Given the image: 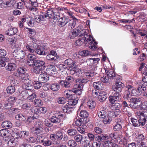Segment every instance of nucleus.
I'll list each match as a JSON object with an SVG mask.
<instances>
[{"label":"nucleus","mask_w":147,"mask_h":147,"mask_svg":"<svg viewBox=\"0 0 147 147\" xmlns=\"http://www.w3.org/2000/svg\"><path fill=\"white\" fill-rule=\"evenodd\" d=\"M97 114L98 116L101 118H104L105 116H106L108 115L107 112L103 109L98 110Z\"/></svg>","instance_id":"nucleus-31"},{"label":"nucleus","mask_w":147,"mask_h":147,"mask_svg":"<svg viewBox=\"0 0 147 147\" xmlns=\"http://www.w3.org/2000/svg\"><path fill=\"white\" fill-rule=\"evenodd\" d=\"M59 84L53 83L50 85V89L53 91H56L60 88Z\"/></svg>","instance_id":"nucleus-33"},{"label":"nucleus","mask_w":147,"mask_h":147,"mask_svg":"<svg viewBox=\"0 0 147 147\" xmlns=\"http://www.w3.org/2000/svg\"><path fill=\"white\" fill-rule=\"evenodd\" d=\"M107 94L106 92L102 91L99 92L98 98L100 102H102L105 101L107 99Z\"/></svg>","instance_id":"nucleus-19"},{"label":"nucleus","mask_w":147,"mask_h":147,"mask_svg":"<svg viewBox=\"0 0 147 147\" xmlns=\"http://www.w3.org/2000/svg\"><path fill=\"white\" fill-rule=\"evenodd\" d=\"M56 135L57 137V140L66 141L68 140L67 136L61 131L57 132H56Z\"/></svg>","instance_id":"nucleus-17"},{"label":"nucleus","mask_w":147,"mask_h":147,"mask_svg":"<svg viewBox=\"0 0 147 147\" xmlns=\"http://www.w3.org/2000/svg\"><path fill=\"white\" fill-rule=\"evenodd\" d=\"M16 68V65L13 63H9L7 66L6 67L7 70L10 71L14 70Z\"/></svg>","instance_id":"nucleus-38"},{"label":"nucleus","mask_w":147,"mask_h":147,"mask_svg":"<svg viewBox=\"0 0 147 147\" xmlns=\"http://www.w3.org/2000/svg\"><path fill=\"white\" fill-rule=\"evenodd\" d=\"M9 130L6 129H2L0 130V136L3 137H7L9 133Z\"/></svg>","instance_id":"nucleus-44"},{"label":"nucleus","mask_w":147,"mask_h":147,"mask_svg":"<svg viewBox=\"0 0 147 147\" xmlns=\"http://www.w3.org/2000/svg\"><path fill=\"white\" fill-rule=\"evenodd\" d=\"M34 103L36 107L41 106L43 104L42 101L38 99H35L34 100Z\"/></svg>","instance_id":"nucleus-51"},{"label":"nucleus","mask_w":147,"mask_h":147,"mask_svg":"<svg viewBox=\"0 0 147 147\" xmlns=\"http://www.w3.org/2000/svg\"><path fill=\"white\" fill-rule=\"evenodd\" d=\"M64 63L65 64L67 65V66L70 67H73L75 63V62L71 59H68L66 60Z\"/></svg>","instance_id":"nucleus-34"},{"label":"nucleus","mask_w":147,"mask_h":147,"mask_svg":"<svg viewBox=\"0 0 147 147\" xmlns=\"http://www.w3.org/2000/svg\"><path fill=\"white\" fill-rule=\"evenodd\" d=\"M32 103L30 102H27L24 103L22 105V109L24 110H27L31 109L33 107Z\"/></svg>","instance_id":"nucleus-21"},{"label":"nucleus","mask_w":147,"mask_h":147,"mask_svg":"<svg viewBox=\"0 0 147 147\" xmlns=\"http://www.w3.org/2000/svg\"><path fill=\"white\" fill-rule=\"evenodd\" d=\"M74 139L77 142L81 143L82 141L83 136L81 135L77 134L74 136Z\"/></svg>","instance_id":"nucleus-49"},{"label":"nucleus","mask_w":147,"mask_h":147,"mask_svg":"<svg viewBox=\"0 0 147 147\" xmlns=\"http://www.w3.org/2000/svg\"><path fill=\"white\" fill-rule=\"evenodd\" d=\"M119 92H115L114 93L113 95H110L109 99L110 102L112 104V105L115 108H120L121 105L117 102H121L122 101V98Z\"/></svg>","instance_id":"nucleus-6"},{"label":"nucleus","mask_w":147,"mask_h":147,"mask_svg":"<svg viewBox=\"0 0 147 147\" xmlns=\"http://www.w3.org/2000/svg\"><path fill=\"white\" fill-rule=\"evenodd\" d=\"M129 101L131 103L130 105H133V103L134 104V105H132L133 106L134 105L137 104L138 102H140V99L139 98H132L129 99Z\"/></svg>","instance_id":"nucleus-32"},{"label":"nucleus","mask_w":147,"mask_h":147,"mask_svg":"<svg viewBox=\"0 0 147 147\" xmlns=\"http://www.w3.org/2000/svg\"><path fill=\"white\" fill-rule=\"evenodd\" d=\"M93 86L96 90H102L103 86V84L101 81L95 82L93 83Z\"/></svg>","instance_id":"nucleus-22"},{"label":"nucleus","mask_w":147,"mask_h":147,"mask_svg":"<svg viewBox=\"0 0 147 147\" xmlns=\"http://www.w3.org/2000/svg\"><path fill=\"white\" fill-rule=\"evenodd\" d=\"M55 9V8L49 9L46 11V13L40 12L39 14L36 15L34 17V21L37 22L39 23L41 21H43L44 20H45V19L46 18L49 19L51 23L53 22L52 17H53V14L49 15V12L53 11Z\"/></svg>","instance_id":"nucleus-5"},{"label":"nucleus","mask_w":147,"mask_h":147,"mask_svg":"<svg viewBox=\"0 0 147 147\" xmlns=\"http://www.w3.org/2000/svg\"><path fill=\"white\" fill-rule=\"evenodd\" d=\"M76 28L73 29V31L70 32L69 34V37L70 39H73L75 38L77 36L82 37L84 36L83 34L86 31L85 30H81V29Z\"/></svg>","instance_id":"nucleus-9"},{"label":"nucleus","mask_w":147,"mask_h":147,"mask_svg":"<svg viewBox=\"0 0 147 147\" xmlns=\"http://www.w3.org/2000/svg\"><path fill=\"white\" fill-rule=\"evenodd\" d=\"M38 46V45L36 43L32 41L29 44H26V47L27 50L30 53H34L35 49Z\"/></svg>","instance_id":"nucleus-15"},{"label":"nucleus","mask_w":147,"mask_h":147,"mask_svg":"<svg viewBox=\"0 0 147 147\" xmlns=\"http://www.w3.org/2000/svg\"><path fill=\"white\" fill-rule=\"evenodd\" d=\"M114 78L113 79H114L115 81L116 82V84L112 86V90L115 92H120L124 86V84L121 82V76L119 75L116 74Z\"/></svg>","instance_id":"nucleus-7"},{"label":"nucleus","mask_w":147,"mask_h":147,"mask_svg":"<svg viewBox=\"0 0 147 147\" xmlns=\"http://www.w3.org/2000/svg\"><path fill=\"white\" fill-rule=\"evenodd\" d=\"M26 117L27 116L26 115H23L22 114H17L15 116L16 119L22 121H25L26 120Z\"/></svg>","instance_id":"nucleus-35"},{"label":"nucleus","mask_w":147,"mask_h":147,"mask_svg":"<svg viewBox=\"0 0 147 147\" xmlns=\"http://www.w3.org/2000/svg\"><path fill=\"white\" fill-rule=\"evenodd\" d=\"M23 80H24V84L26 85H30L31 84V81L28 78H26L25 76L24 78L22 79Z\"/></svg>","instance_id":"nucleus-64"},{"label":"nucleus","mask_w":147,"mask_h":147,"mask_svg":"<svg viewBox=\"0 0 147 147\" xmlns=\"http://www.w3.org/2000/svg\"><path fill=\"white\" fill-rule=\"evenodd\" d=\"M25 52L20 48L15 49L13 52V56L18 59H23L25 56Z\"/></svg>","instance_id":"nucleus-10"},{"label":"nucleus","mask_w":147,"mask_h":147,"mask_svg":"<svg viewBox=\"0 0 147 147\" xmlns=\"http://www.w3.org/2000/svg\"><path fill=\"white\" fill-rule=\"evenodd\" d=\"M38 117V116H36L35 117L34 116V115L32 117L30 116L28 117L27 119V122L29 123H32V122L34 121L33 120L34 119H37Z\"/></svg>","instance_id":"nucleus-61"},{"label":"nucleus","mask_w":147,"mask_h":147,"mask_svg":"<svg viewBox=\"0 0 147 147\" xmlns=\"http://www.w3.org/2000/svg\"><path fill=\"white\" fill-rule=\"evenodd\" d=\"M82 89L79 88H77L73 89L72 90V92H73L76 96L77 95H80L82 93Z\"/></svg>","instance_id":"nucleus-58"},{"label":"nucleus","mask_w":147,"mask_h":147,"mask_svg":"<svg viewBox=\"0 0 147 147\" xmlns=\"http://www.w3.org/2000/svg\"><path fill=\"white\" fill-rule=\"evenodd\" d=\"M57 101L59 104H63L66 102L65 98L63 97H59L57 99Z\"/></svg>","instance_id":"nucleus-56"},{"label":"nucleus","mask_w":147,"mask_h":147,"mask_svg":"<svg viewBox=\"0 0 147 147\" xmlns=\"http://www.w3.org/2000/svg\"><path fill=\"white\" fill-rule=\"evenodd\" d=\"M136 90L138 93V96L141 95L143 91H145L144 89L142 88V87L140 86L139 85L138 86L137 89H136Z\"/></svg>","instance_id":"nucleus-62"},{"label":"nucleus","mask_w":147,"mask_h":147,"mask_svg":"<svg viewBox=\"0 0 147 147\" xmlns=\"http://www.w3.org/2000/svg\"><path fill=\"white\" fill-rule=\"evenodd\" d=\"M67 144L68 146L70 147H75L77 145L75 141L73 139L68 140L67 142Z\"/></svg>","instance_id":"nucleus-50"},{"label":"nucleus","mask_w":147,"mask_h":147,"mask_svg":"<svg viewBox=\"0 0 147 147\" xmlns=\"http://www.w3.org/2000/svg\"><path fill=\"white\" fill-rule=\"evenodd\" d=\"M65 80L66 81H67L68 83L70 84V86L74 82H75V81L73 77L69 76H68L67 78H66Z\"/></svg>","instance_id":"nucleus-57"},{"label":"nucleus","mask_w":147,"mask_h":147,"mask_svg":"<svg viewBox=\"0 0 147 147\" xmlns=\"http://www.w3.org/2000/svg\"><path fill=\"white\" fill-rule=\"evenodd\" d=\"M34 66L42 68V67H45V62L43 60L39 59H36L35 60Z\"/></svg>","instance_id":"nucleus-24"},{"label":"nucleus","mask_w":147,"mask_h":147,"mask_svg":"<svg viewBox=\"0 0 147 147\" xmlns=\"http://www.w3.org/2000/svg\"><path fill=\"white\" fill-rule=\"evenodd\" d=\"M88 82L87 80L84 78H78L75 81L76 87L82 89L84 84Z\"/></svg>","instance_id":"nucleus-13"},{"label":"nucleus","mask_w":147,"mask_h":147,"mask_svg":"<svg viewBox=\"0 0 147 147\" xmlns=\"http://www.w3.org/2000/svg\"><path fill=\"white\" fill-rule=\"evenodd\" d=\"M102 118L103 119L102 121L105 124H110L112 120L111 117L108 115Z\"/></svg>","instance_id":"nucleus-39"},{"label":"nucleus","mask_w":147,"mask_h":147,"mask_svg":"<svg viewBox=\"0 0 147 147\" xmlns=\"http://www.w3.org/2000/svg\"><path fill=\"white\" fill-rule=\"evenodd\" d=\"M84 36L77 40L75 42V45L78 46L84 44H87L90 42L88 45L89 48L93 51H95L97 49V43L93 39L92 36L88 32H86L83 34Z\"/></svg>","instance_id":"nucleus-1"},{"label":"nucleus","mask_w":147,"mask_h":147,"mask_svg":"<svg viewBox=\"0 0 147 147\" xmlns=\"http://www.w3.org/2000/svg\"><path fill=\"white\" fill-rule=\"evenodd\" d=\"M65 114L56 111L50 118L51 121L54 123H59L61 122V120L65 117Z\"/></svg>","instance_id":"nucleus-8"},{"label":"nucleus","mask_w":147,"mask_h":147,"mask_svg":"<svg viewBox=\"0 0 147 147\" xmlns=\"http://www.w3.org/2000/svg\"><path fill=\"white\" fill-rule=\"evenodd\" d=\"M136 145V147H147L146 142H144V141H138Z\"/></svg>","instance_id":"nucleus-60"},{"label":"nucleus","mask_w":147,"mask_h":147,"mask_svg":"<svg viewBox=\"0 0 147 147\" xmlns=\"http://www.w3.org/2000/svg\"><path fill=\"white\" fill-rule=\"evenodd\" d=\"M30 94H29L28 99L32 102L34 100V99H35L36 97V95L34 92H32L30 90Z\"/></svg>","instance_id":"nucleus-42"},{"label":"nucleus","mask_w":147,"mask_h":147,"mask_svg":"<svg viewBox=\"0 0 147 147\" xmlns=\"http://www.w3.org/2000/svg\"><path fill=\"white\" fill-rule=\"evenodd\" d=\"M66 8L63 7L60 8L58 7L57 8H55V10L52 11H49V15H50L52 14H53V16L52 17L53 20L54 22V20H58V23L60 27H63L67 24L68 22V19L64 17H61V18L60 15L59 10H63V9Z\"/></svg>","instance_id":"nucleus-2"},{"label":"nucleus","mask_w":147,"mask_h":147,"mask_svg":"<svg viewBox=\"0 0 147 147\" xmlns=\"http://www.w3.org/2000/svg\"><path fill=\"white\" fill-rule=\"evenodd\" d=\"M85 127H86L85 125H82L79 127H78L77 129L80 133L83 134H85L86 133L85 132Z\"/></svg>","instance_id":"nucleus-53"},{"label":"nucleus","mask_w":147,"mask_h":147,"mask_svg":"<svg viewBox=\"0 0 147 147\" xmlns=\"http://www.w3.org/2000/svg\"><path fill=\"white\" fill-rule=\"evenodd\" d=\"M131 120L132 123V125L134 127L144 125L147 123V111L141 112L138 120L131 118Z\"/></svg>","instance_id":"nucleus-3"},{"label":"nucleus","mask_w":147,"mask_h":147,"mask_svg":"<svg viewBox=\"0 0 147 147\" xmlns=\"http://www.w3.org/2000/svg\"><path fill=\"white\" fill-rule=\"evenodd\" d=\"M89 113L85 110H83L81 111L80 113V121L81 122H84L86 123L89 121L88 118Z\"/></svg>","instance_id":"nucleus-11"},{"label":"nucleus","mask_w":147,"mask_h":147,"mask_svg":"<svg viewBox=\"0 0 147 147\" xmlns=\"http://www.w3.org/2000/svg\"><path fill=\"white\" fill-rule=\"evenodd\" d=\"M40 81H34L32 82L33 86L36 89H38L40 88L42 86V84Z\"/></svg>","instance_id":"nucleus-52"},{"label":"nucleus","mask_w":147,"mask_h":147,"mask_svg":"<svg viewBox=\"0 0 147 147\" xmlns=\"http://www.w3.org/2000/svg\"><path fill=\"white\" fill-rule=\"evenodd\" d=\"M30 90H29V91L26 90L23 91L20 94V96L22 99H26L28 98V95L30 94Z\"/></svg>","instance_id":"nucleus-26"},{"label":"nucleus","mask_w":147,"mask_h":147,"mask_svg":"<svg viewBox=\"0 0 147 147\" xmlns=\"http://www.w3.org/2000/svg\"><path fill=\"white\" fill-rule=\"evenodd\" d=\"M68 102L62 108V110L64 112L68 113L71 111L74 106L78 102L79 100L76 94L71 95L69 97Z\"/></svg>","instance_id":"nucleus-4"},{"label":"nucleus","mask_w":147,"mask_h":147,"mask_svg":"<svg viewBox=\"0 0 147 147\" xmlns=\"http://www.w3.org/2000/svg\"><path fill=\"white\" fill-rule=\"evenodd\" d=\"M26 70L25 68L23 67H19L16 71L14 72V76L16 77H22V79L25 76V75L24 74L26 72Z\"/></svg>","instance_id":"nucleus-12"},{"label":"nucleus","mask_w":147,"mask_h":147,"mask_svg":"<svg viewBox=\"0 0 147 147\" xmlns=\"http://www.w3.org/2000/svg\"><path fill=\"white\" fill-rule=\"evenodd\" d=\"M7 93L11 94L14 92L16 90L15 86L11 84V86H9L7 88Z\"/></svg>","instance_id":"nucleus-37"},{"label":"nucleus","mask_w":147,"mask_h":147,"mask_svg":"<svg viewBox=\"0 0 147 147\" xmlns=\"http://www.w3.org/2000/svg\"><path fill=\"white\" fill-rule=\"evenodd\" d=\"M49 75L48 74L47 72H42L39 76L38 80L41 83H45L49 80Z\"/></svg>","instance_id":"nucleus-14"},{"label":"nucleus","mask_w":147,"mask_h":147,"mask_svg":"<svg viewBox=\"0 0 147 147\" xmlns=\"http://www.w3.org/2000/svg\"><path fill=\"white\" fill-rule=\"evenodd\" d=\"M90 54V52L87 50H83L80 52V55L82 56H86Z\"/></svg>","instance_id":"nucleus-63"},{"label":"nucleus","mask_w":147,"mask_h":147,"mask_svg":"<svg viewBox=\"0 0 147 147\" xmlns=\"http://www.w3.org/2000/svg\"><path fill=\"white\" fill-rule=\"evenodd\" d=\"M29 133L28 131H20V137H24L26 138H27L29 136Z\"/></svg>","instance_id":"nucleus-48"},{"label":"nucleus","mask_w":147,"mask_h":147,"mask_svg":"<svg viewBox=\"0 0 147 147\" xmlns=\"http://www.w3.org/2000/svg\"><path fill=\"white\" fill-rule=\"evenodd\" d=\"M107 75L109 78L110 79H113L114 76H115L116 74L113 70H110L108 71L107 73Z\"/></svg>","instance_id":"nucleus-45"},{"label":"nucleus","mask_w":147,"mask_h":147,"mask_svg":"<svg viewBox=\"0 0 147 147\" xmlns=\"http://www.w3.org/2000/svg\"><path fill=\"white\" fill-rule=\"evenodd\" d=\"M78 21V20L75 18V19H72L69 20H68V22L67 23L68 27L69 28H73L75 26L76 22Z\"/></svg>","instance_id":"nucleus-23"},{"label":"nucleus","mask_w":147,"mask_h":147,"mask_svg":"<svg viewBox=\"0 0 147 147\" xmlns=\"http://www.w3.org/2000/svg\"><path fill=\"white\" fill-rule=\"evenodd\" d=\"M31 112H32V114L34 115L35 114H36L38 116H39L41 114L40 111L38 108H34L33 107L32 109H31Z\"/></svg>","instance_id":"nucleus-47"},{"label":"nucleus","mask_w":147,"mask_h":147,"mask_svg":"<svg viewBox=\"0 0 147 147\" xmlns=\"http://www.w3.org/2000/svg\"><path fill=\"white\" fill-rule=\"evenodd\" d=\"M9 60L7 57H2L0 59V67H4L6 65L5 62H7Z\"/></svg>","instance_id":"nucleus-36"},{"label":"nucleus","mask_w":147,"mask_h":147,"mask_svg":"<svg viewBox=\"0 0 147 147\" xmlns=\"http://www.w3.org/2000/svg\"><path fill=\"white\" fill-rule=\"evenodd\" d=\"M59 57V56H54L49 54L47 55L46 59L48 61H56L58 60Z\"/></svg>","instance_id":"nucleus-28"},{"label":"nucleus","mask_w":147,"mask_h":147,"mask_svg":"<svg viewBox=\"0 0 147 147\" xmlns=\"http://www.w3.org/2000/svg\"><path fill=\"white\" fill-rule=\"evenodd\" d=\"M46 71L48 73V74H50L51 76L56 74L57 73L56 68L54 65H52L48 66Z\"/></svg>","instance_id":"nucleus-18"},{"label":"nucleus","mask_w":147,"mask_h":147,"mask_svg":"<svg viewBox=\"0 0 147 147\" xmlns=\"http://www.w3.org/2000/svg\"><path fill=\"white\" fill-rule=\"evenodd\" d=\"M87 105L89 108L91 109H93L96 106L95 102L93 101H89L87 102Z\"/></svg>","instance_id":"nucleus-54"},{"label":"nucleus","mask_w":147,"mask_h":147,"mask_svg":"<svg viewBox=\"0 0 147 147\" xmlns=\"http://www.w3.org/2000/svg\"><path fill=\"white\" fill-rule=\"evenodd\" d=\"M2 127L6 129L11 128L12 126V123L9 121H5L3 122L1 124Z\"/></svg>","instance_id":"nucleus-30"},{"label":"nucleus","mask_w":147,"mask_h":147,"mask_svg":"<svg viewBox=\"0 0 147 147\" xmlns=\"http://www.w3.org/2000/svg\"><path fill=\"white\" fill-rule=\"evenodd\" d=\"M46 139H47V137H45L42 135H38L37 138V142L43 144Z\"/></svg>","instance_id":"nucleus-46"},{"label":"nucleus","mask_w":147,"mask_h":147,"mask_svg":"<svg viewBox=\"0 0 147 147\" xmlns=\"http://www.w3.org/2000/svg\"><path fill=\"white\" fill-rule=\"evenodd\" d=\"M133 88V86H132L130 85H127L126 88L127 89L125 90L124 93L123 98H126L129 100V99L131 98L132 94L131 92V90Z\"/></svg>","instance_id":"nucleus-16"},{"label":"nucleus","mask_w":147,"mask_h":147,"mask_svg":"<svg viewBox=\"0 0 147 147\" xmlns=\"http://www.w3.org/2000/svg\"><path fill=\"white\" fill-rule=\"evenodd\" d=\"M97 138L96 139L98 141L100 142H104L105 141H106L109 138V137L107 136L106 135H103L102 134H100L99 136H98Z\"/></svg>","instance_id":"nucleus-29"},{"label":"nucleus","mask_w":147,"mask_h":147,"mask_svg":"<svg viewBox=\"0 0 147 147\" xmlns=\"http://www.w3.org/2000/svg\"><path fill=\"white\" fill-rule=\"evenodd\" d=\"M42 68H40L34 66L33 68L32 69V71L33 73L36 74H38L42 72Z\"/></svg>","instance_id":"nucleus-43"},{"label":"nucleus","mask_w":147,"mask_h":147,"mask_svg":"<svg viewBox=\"0 0 147 147\" xmlns=\"http://www.w3.org/2000/svg\"><path fill=\"white\" fill-rule=\"evenodd\" d=\"M17 32L18 29L16 28L11 26L8 29L6 32L7 35L11 36L14 35Z\"/></svg>","instance_id":"nucleus-20"},{"label":"nucleus","mask_w":147,"mask_h":147,"mask_svg":"<svg viewBox=\"0 0 147 147\" xmlns=\"http://www.w3.org/2000/svg\"><path fill=\"white\" fill-rule=\"evenodd\" d=\"M67 132L68 135L71 136H75L77 133L76 129L74 128H73L68 129Z\"/></svg>","instance_id":"nucleus-41"},{"label":"nucleus","mask_w":147,"mask_h":147,"mask_svg":"<svg viewBox=\"0 0 147 147\" xmlns=\"http://www.w3.org/2000/svg\"><path fill=\"white\" fill-rule=\"evenodd\" d=\"M44 48L39 47L38 45V46L35 49V52L38 54L40 55H45L47 54V53L45 52L43 50Z\"/></svg>","instance_id":"nucleus-25"},{"label":"nucleus","mask_w":147,"mask_h":147,"mask_svg":"<svg viewBox=\"0 0 147 147\" xmlns=\"http://www.w3.org/2000/svg\"><path fill=\"white\" fill-rule=\"evenodd\" d=\"M26 140L29 143H35L37 141V138L32 137H30L29 138H26Z\"/></svg>","instance_id":"nucleus-59"},{"label":"nucleus","mask_w":147,"mask_h":147,"mask_svg":"<svg viewBox=\"0 0 147 147\" xmlns=\"http://www.w3.org/2000/svg\"><path fill=\"white\" fill-rule=\"evenodd\" d=\"M16 97L13 96H9L7 99V102L10 103L12 104L14 103L17 100Z\"/></svg>","instance_id":"nucleus-55"},{"label":"nucleus","mask_w":147,"mask_h":147,"mask_svg":"<svg viewBox=\"0 0 147 147\" xmlns=\"http://www.w3.org/2000/svg\"><path fill=\"white\" fill-rule=\"evenodd\" d=\"M60 84L61 85V86L64 88H68L70 87V84L68 83L67 81H66L65 80L64 81L61 80L59 82Z\"/></svg>","instance_id":"nucleus-40"},{"label":"nucleus","mask_w":147,"mask_h":147,"mask_svg":"<svg viewBox=\"0 0 147 147\" xmlns=\"http://www.w3.org/2000/svg\"><path fill=\"white\" fill-rule=\"evenodd\" d=\"M112 141L111 139L109 138L103 143V146L104 147H113L114 144Z\"/></svg>","instance_id":"nucleus-27"}]
</instances>
